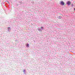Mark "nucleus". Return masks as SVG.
Listing matches in <instances>:
<instances>
[{
  "mask_svg": "<svg viewBox=\"0 0 75 75\" xmlns=\"http://www.w3.org/2000/svg\"><path fill=\"white\" fill-rule=\"evenodd\" d=\"M62 18V17L59 16V18Z\"/></svg>",
  "mask_w": 75,
  "mask_h": 75,
  "instance_id": "7ed1b4c3",
  "label": "nucleus"
},
{
  "mask_svg": "<svg viewBox=\"0 0 75 75\" xmlns=\"http://www.w3.org/2000/svg\"><path fill=\"white\" fill-rule=\"evenodd\" d=\"M67 4H68L69 5L71 4V3L70 2V1H68L67 3Z\"/></svg>",
  "mask_w": 75,
  "mask_h": 75,
  "instance_id": "f03ea898",
  "label": "nucleus"
},
{
  "mask_svg": "<svg viewBox=\"0 0 75 75\" xmlns=\"http://www.w3.org/2000/svg\"><path fill=\"white\" fill-rule=\"evenodd\" d=\"M40 28H41V29H42V28H43L42 27H41Z\"/></svg>",
  "mask_w": 75,
  "mask_h": 75,
  "instance_id": "423d86ee",
  "label": "nucleus"
},
{
  "mask_svg": "<svg viewBox=\"0 0 75 75\" xmlns=\"http://www.w3.org/2000/svg\"><path fill=\"white\" fill-rule=\"evenodd\" d=\"M27 46L28 47H29V44H27Z\"/></svg>",
  "mask_w": 75,
  "mask_h": 75,
  "instance_id": "20e7f679",
  "label": "nucleus"
},
{
  "mask_svg": "<svg viewBox=\"0 0 75 75\" xmlns=\"http://www.w3.org/2000/svg\"><path fill=\"white\" fill-rule=\"evenodd\" d=\"M25 70H23V72H25Z\"/></svg>",
  "mask_w": 75,
  "mask_h": 75,
  "instance_id": "39448f33",
  "label": "nucleus"
},
{
  "mask_svg": "<svg viewBox=\"0 0 75 75\" xmlns=\"http://www.w3.org/2000/svg\"><path fill=\"white\" fill-rule=\"evenodd\" d=\"M74 10L75 11V8H74Z\"/></svg>",
  "mask_w": 75,
  "mask_h": 75,
  "instance_id": "0eeeda50",
  "label": "nucleus"
},
{
  "mask_svg": "<svg viewBox=\"0 0 75 75\" xmlns=\"http://www.w3.org/2000/svg\"><path fill=\"white\" fill-rule=\"evenodd\" d=\"M60 4H61L62 5V6H63V5H64L65 4L64 3V2L62 1H61L60 3Z\"/></svg>",
  "mask_w": 75,
  "mask_h": 75,
  "instance_id": "f257e3e1",
  "label": "nucleus"
}]
</instances>
